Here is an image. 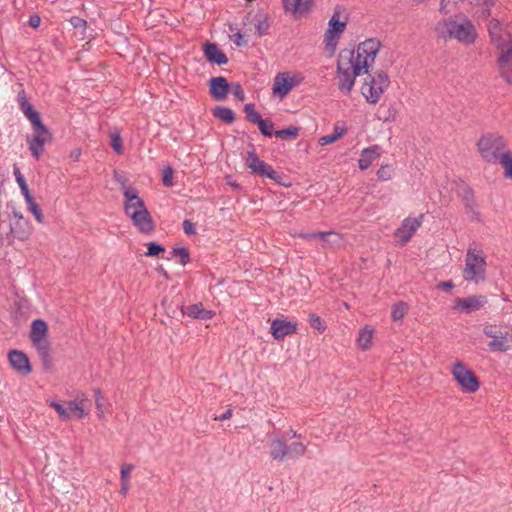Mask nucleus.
<instances>
[{
  "mask_svg": "<svg viewBox=\"0 0 512 512\" xmlns=\"http://www.w3.org/2000/svg\"><path fill=\"white\" fill-rule=\"evenodd\" d=\"M173 176H174V172H173V169L171 167H165L164 170H163V184L166 186V187H171L173 186Z\"/></svg>",
  "mask_w": 512,
  "mask_h": 512,
  "instance_id": "3c124183",
  "label": "nucleus"
},
{
  "mask_svg": "<svg viewBox=\"0 0 512 512\" xmlns=\"http://www.w3.org/2000/svg\"><path fill=\"white\" fill-rule=\"evenodd\" d=\"M346 28V22L341 21L340 14L335 12L328 21V28L324 33L323 45L327 56L335 54L341 35Z\"/></svg>",
  "mask_w": 512,
  "mask_h": 512,
  "instance_id": "9d476101",
  "label": "nucleus"
},
{
  "mask_svg": "<svg viewBox=\"0 0 512 512\" xmlns=\"http://www.w3.org/2000/svg\"><path fill=\"white\" fill-rule=\"evenodd\" d=\"M269 454L270 457L276 461H283L289 456V445H287L283 437L275 435L271 438L269 443Z\"/></svg>",
  "mask_w": 512,
  "mask_h": 512,
  "instance_id": "aec40b11",
  "label": "nucleus"
},
{
  "mask_svg": "<svg viewBox=\"0 0 512 512\" xmlns=\"http://www.w3.org/2000/svg\"><path fill=\"white\" fill-rule=\"evenodd\" d=\"M318 240L322 242L324 248L340 249L345 245L344 236L336 231L320 232Z\"/></svg>",
  "mask_w": 512,
  "mask_h": 512,
  "instance_id": "393cba45",
  "label": "nucleus"
},
{
  "mask_svg": "<svg viewBox=\"0 0 512 512\" xmlns=\"http://www.w3.org/2000/svg\"><path fill=\"white\" fill-rule=\"evenodd\" d=\"M337 140H338L337 136H334V134H329V135L321 136L318 139V143L321 146H325V145H328V144H332V143L336 142Z\"/></svg>",
  "mask_w": 512,
  "mask_h": 512,
  "instance_id": "5fc2aeb1",
  "label": "nucleus"
},
{
  "mask_svg": "<svg viewBox=\"0 0 512 512\" xmlns=\"http://www.w3.org/2000/svg\"><path fill=\"white\" fill-rule=\"evenodd\" d=\"M134 466L132 464H123L120 470V479L130 481V475Z\"/></svg>",
  "mask_w": 512,
  "mask_h": 512,
  "instance_id": "603ef678",
  "label": "nucleus"
},
{
  "mask_svg": "<svg viewBox=\"0 0 512 512\" xmlns=\"http://www.w3.org/2000/svg\"><path fill=\"white\" fill-rule=\"evenodd\" d=\"M381 48V42L377 38H369L360 42L355 49H351L355 53L358 61L364 65L368 71L375 63L377 54Z\"/></svg>",
  "mask_w": 512,
  "mask_h": 512,
  "instance_id": "f8f14e48",
  "label": "nucleus"
},
{
  "mask_svg": "<svg viewBox=\"0 0 512 512\" xmlns=\"http://www.w3.org/2000/svg\"><path fill=\"white\" fill-rule=\"evenodd\" d=\"M20 108L31 124L41 120L39 113L28 101H21Z\"/></svg>",
  "mask_w": 512,
  "mask_h": 512,
  "instance_id": "473e14b6",
  "label": "nucleus"
},
{
  "mask_svg": "<svg viewBox=\"0 0 512 512\" xmlns=\"http://www.w3.org/2000/svg\"><path fill=\"white\" fill-rule=\"evenodd\" d=\"M500 332L501 331H499L494 325H486L483 329V333L492 340L497 338V335H499Z\"/></svg>",
  "mask_w": 512,
  "mask_h": 512,
  "instance_id": "864d4df0",
  "label": "nucleus"
},
{
  "mask_svg": "<svg viewBox=\"0 0 512 512\" xmlns=\"http://www.w3.org/2000/svg\"><path fill=\"white\" fill-rule=\"evenodd\" d=\"M368 71L362 65L351 49H343L338 56L336 79L338 89L349 95L354 88L356 78Z\"/></svg>",
  "mask_w": 512,
  "mask_h": 512,
  "instance_id": "f03ea898",
  "label": "nucleus"
},
{
  "mask_svg": "<svg viewBox=\"0 0 512 512\" xmlns=\"http://www.w3.org/2000/svg\"><path fill=\"white\" fill-rule=\"evenodd\" d=\"M306 452V446L302 442H293L289 445V456L300 457Z\"/></svg>",
  "mask_w": 512,
  "mask_h": 512,
  "instance_id": "79ce46f5",
  "label": "nucleus"
},
{
  "mask_svg": "<svg viewBox=\"0 0 512 512\" xmlns=\"http://www.w3.org/2000/svg\"><path fill=\"white\" fill-rule=\"evenodd\" d=\"M40 17L38 15H32L29 19V24L33 28H37L40 25Z\"/></svg>",
  "mask_w": 512,
  "mask_h": 512,
  "instance_id": "774afa93",
  "label": "nucleus"
},
{
  "mask_svg": "<svg viewBox=\"0 0 512 512\" xmlns=\"http://www.w3.org/2000/svg\"><path fill=\"white\" fill-rule=\"evenodd\" d=\"M230 84L222 76L213 77L209 81L210 95L217 101L224 100L229 93Z\"/></svg>",
  "mask_w": 512,
  "mask_h": 512,
  "instance_id": "412c9836",
  "label": "nucleus"
},
{
  "mask_svg": "<svg viewBox=\"0 0 512 512\" xmlns=\"http://www.w3.org/2000/svg\"><path fill=\"white\" fill-rule=\"evenodd\" d=\"M110 138H111V146L113 148V150L117 153V154H122L123 153V145H122V138L120 136V133L119 132H112L110 134Z\"/></svg>",
  "mask_w": 512,
  "mask_h": 512,
  "instance_id": "37998d69",
  "label": "nucleus"
},
{
  "mask_svg": "<svg viewBox=\"0 0 512 512\" xmlns=\"http://www.w3.org/2000/svg\"><path fill=\"white\" fill-rule=\"evenodd\" d=\"M488 32L491 40L499 47L506 45L510 39V35L505 33L501 23L497 19H491L488 23Z\"/></svg>",
  "mask_w": 512,
  "mask_h": 512,
  "instance_id": "5701e85b",
  "label": "nucleus"
},
{
  "mask_svg": "<svg viewBox=\"0 0 512 512\" xmlns=\"http://www.w3.org/2000/svg\"><path fill=\"white\" fill-rule=\"evenodd\" d=\"M183 230L187 235H193L196 233L195 225L189 220H184L183 222Z\"/></svg>",
  "mask_w": 512,
  "mask_h": 512,
  "instance_id": "6e6d98bb",
  "label": "nucleus"
},
{
  "mask_svg": "<svg viewBox=\"0 0 512 512\" xmlns=\"http://www.w3.org/2000/svg\"><path fill=\"white\" fill-rule=\"evenodd\" d=\"M305 77L299 71L279 72L275 75L272 85V93L279 99H284L293 88L300 85Z\"/></svg>",
  "mask_w": 512,
  "mask_h": 512,
  "instance_id": "1a4fd4ad",
  "label": "nucleus"
},
{
  "mask_svg": "<svg viewBox=\"0 0 512 512\" xmlns=\"http://www.w3.org/2000/svg\"><path fill=\"white\" fill-rule=\"evenodd\" d=\"M229 91L239 100V101H244L245 99V94H244V91L242 89V86L238 83V82H235V83H231L230 84V87H229Z\"/></svg>",
  "mask_w": 512,
  "mask_h": 512,
  "instance_id": "09e8293b",
  "label": "nucleus"
},
{
  "mask_svg": "<svg viewBox=\"0 0 512 512\" xmlns=\"http://www.w3.org/2000/svg\"><path fill=\"white\" fill-rule=\"evenodd\" d=\"M20 190H21V193L25 199V202H31V200H33L34 198L32 197L31 193H30V190L28 188V185H24V186H21L20 187Z\"/></svg>",
  "mask_w": 512,
  "mask_h": 512,
  "instance_id": "680f3d73",
  "label": "nucleus"
},
{
  "mask_svg": "<svg viewBox=\"0 0 512 512\" xmlns=\"http://www.w3.org/2000/svg\"><path fill=\"white\" fill-rule=\"evenodd\" d=\"M20 190H21V193L25 199V202H31V200H33L34 198L32 197L31 193H30V190L28 188V185H24V186H21L20 187Z\"/></svg>",
  "mask_w": 512,
  "mask_h": 512,
  "instance_id": "e2e57ef3",
  "label": "nucleus"
},
{
  "mask_svg": "<svg viewBox=\"0 0 512 512\" xmlns=\"http://www.w3.org/2000/svg\"><path fill=\"white\" fill-rule=\"evenodd\" d=\"M30 340L36 350H43L45 347H49L48 341V326L42 319H36L31 324Z\"/></svg>",
  "mask_w": 512,
  "mask_h": 512,
  "instance_id": "dca6fc26",
  "label": "nucleus"
},
{
  "mask_svg": "<svg viewBox=\"0 0 512 512\" xmlns=\"http://www.w3.org/2000/svg\"><path fill=\"white\" fill-rule=\"evenodd\" d=\"M31 125L33 133L32 135L27 136L26 140L29 145V150L31 151L32 156L36 160H38L44 152L45 144L51 142L52 135L41 120Z\"/></svg>",
  "mask_w": 512,
  "mask_h": 512,
  "instance_id": "9b49d317",
  "label": "nucleus"
},
{
  "mask_svg": "<svg viewBox=\"0 0 512 512\" xmlns=\"http://www.w3.org/2000/svg\"><path fill=\"white\" fill-rule=\"evenodd\" d=\"M500 49L501 55L498 59L500 72L507 82L512 83V41Z\"/></svg>",
  "mask_w": 512,
  "mask_h": 512,
  "instance_id": "a211bd4d",
  "label": "nucleus"
},
{
  "mask_svg": "<svg viewBox=\"0 0 512 512\" xmlns=\"http://www.w3.org/2000/svg\"><path fill=\"white\" fill-rule=\"evenodd\" d=\"M245 164L251 170L252 173L257 174L261 177H267L280 183L281 176L278 174L271 165L260 160L257 156L255 149L252 148L247 152L245 157Z\"/></svg>",
  "mask_w": 512,
  "mask_h": 512,
  "instance_id": "ddd939ff",
  "label": "nucleus"
},
{
  "mask_svg": "<svg viewBox=\"0 0 512 512\" xmlns=\"http://www.w3.org/2000/svg\"><path fill=\"white\" fill-rule=\"evenodd\" d=\"M347 130L344 125L336 124L333 129L334 136H337V139L339 140L346 134Z\"/></svg>",
  "mask_w": 512,
  "mask_h": 512,
  "instance_id": "4d7b16f0",
  "label": "nucleus"
},
{
  "mask_svg": "<svg viewBox=\"0 0 512 512\" xmlns=\"http://www.w3.org/2000/svg\"><path fill=\"white\" fill-rule=\"evenodd\" d=\"M26 204L28 206V210L34 215L36 221L38 223H43L44 222V215L42 213L41 208L35 202V200L33 199V200H31V202H27Z\"/></svg>",
  "mask_w": 512,
  "mask_h": 512,
  "instance_id": "58836bf2",
  "label": "nucleus"
},
{
  "mask_svg": "<svg viewBox=\"0 0 512 512\" xmlns=\"http://www.w3.org/2000/svg\"><path fill=\"white\" fill-rule=\"evenodd\" d=\"M147 248L146 256H158L160 253L165 251L164 247L154 242L148 243Z\"/></svg>",
  "mask_w": 512,
  "mask_h": 512,
  "instance_id": "8fccbe9b",
  "label": "nucleus"
},
{
  "mask_svg": "<svg viewBox=\"0 0 512 512\" xmlns=\"http://www.w3.org/2000/svg\"><path fill=\"white\" fill-rule=\"evenodd\" d=\"M297 327V321L287 320L285 318H275L271 322L270 332L274 339L281 340L288 335L296 333Z\"/></svg>",
  "mask_w": 512,
  "mask_h": 512,
  "instance_id": "f3484780",
  "label": "nucleus"
},
{
  "mask_svg": "<svg viewBox=\"0 0 512 512\" xmlns=\"http://www.w3.org/2000/svg\"><path fill=\"white\" fill-rule=\"evenodd\" d=\"M424 215L420 214L417 217L405 218L401 225L395 230L394 237L397 245L404 246L414 236L418 228L423 223Z\"/></svg>",
  "mask_w": 512,
  "mask_h": 512,
  "instance_id": "4468645a",
  "label": "nucleus"
},
{
  "mask_svg": "<svg viewBox=\"0 0 512 512\" xmlns=\"http://www.w3.org/2000/svg\"><path fill=\"white\" fill-rule=\"evenodd\" d=\"M232 41L237 45V46H243L246 44V40L244 39V35L241 34L240 32H237L235 33L234 35H232L231 37Z\"/></svg>",
  "mask_w": 512,
  "mask_h": 512,
  "instance_id": "13d9d810",
  "label": "nucleus"
},
{
  "mask_svg": "<svg viewBox=\"0 0 512 512\" xmlns=\"http://www.w3.org/2000/svg\"><path fill=\"white\" fill-rule=\"evenodd\" d=\"M309 322L313 328L318 330L319 332H323L326 329L325 323L322 321V319L317 314H310L309 315Z\"/></svg>",
  "mask_w": 512,
  "mask_h": 512,
  "instance_id": "49530a36",
  "label": "nucleus"
},
{
  "mask_svg": "<svg viewBox=\"0 0 512 512\" xmlns=\"http://www.w3.org/2000/svg\"><path fill=\"white\" fill-rule=\"evenodd\" d=\"M488 347L492 352H507L512 349V333L500 332L497 338L488 343Z\"/></svg>",
  "mask_w": 512,
  "mask_h": 512,
  "instance_id": "a878e982",
  "label": "nucleus"
},
{
  "mask_svg": "<svg viewBox=\"0 0 512 512\" xmlns=\"http://www.w3.org/2000/svg\"><path fill=\"white\" fill-rule=\"evenodd\" d=\"M253 25L259 36L267 34L269 29L268 17L264 13H257L253 17Z\"/></svg>",
  "mask_w": 512,
  "mask_h": 512,
  "instance_id": "2f4dec72",
  "label": "nucleus"
},
{
  "mask_svg": "<svg viewBox=\"0 0 512 512\" xmlns=\"http://www.w3.org/2000/svg\"><path fill=\"white\" fill-rule=\"evenodd\" d=\"M8 359L11 366L19 373L27 375L31 372L29 359L22 351L11 350Z\"/></svg>",
  "mask_w": 512,
  "mask_h": 512,
  "instance_id": "4be33fe9",
  "label": "nucleus"
},
{
  "mask_svg": "<svg viewBox=\"0 0 512 512\" xmlns=\"http://www.w3.org/2000/svg\"><path fill=\"white\" fill-rule=\"evenodd\" d=\"M487 303V298L483 295H472L468 297H457L453 301L452 310L470 314L482 309Z\"/></svg>",
  "mask_w": 512,
  "mask_h": 512,
  "instance_id": "2eb2a0df",
  "label": "nucleus"
},
{
  "mask_svg": "<svg viewBox=\"0 0 512 512\" xmlns=\"http://www.w3.org/2000/svg\"><path fill=\"white\" fill-rule=\"evenodd\" d=\"M275 136L281 139L296 138L299 134V128L288 127L286 129L277 130L274 132Z\"/></svg>",
  "mask_w": 512,
  "mask_h": 512,
  "instance_id": "e433bc0d",
  "label": "nucleus"
},
{
  "mask_svg": "<svg viewBox=\"0 0 512 512\" xmlns=\"http://www.w3.org/2000/svg\"><path fill=\"white\" fill-rule=\"evenodd\" d=\"M497 162H499L503 168L504 177L512 180V152L507 149L501 153V156Z\"/></svg>",
  "mask_w": 512,
  "mask_h": 512,
  "instance_id": "7c9ffc66",
  "label": "nucleus"
},
{
  "mask_svg": "<svg viewBox=\"0 0 512 512\" xmlns=\"http://www.w3.org/2000/svg\"><path fill=\"white\" fill-rule=\"evenodd\" d=\"M215 117L221 121L230 124L234 121V112L227 107H216L213 111Z\"/></svg>",
  "mask_w": 512,
  "mask_h": 512,
  "instance_id": "f704fd0d",
  "label": "nucleus"
},
{
  "mask_svg": "<svg viewBox=\"0 0 512 512\" xmlns=\"http://www.w3.org/2000/svg\"><path fill=\"white\" fill-rule=\"evenodd\" d=\"M450 373L458 388L468 394L476 393L480 388V381L476 374L462 361L452 363Z\"/></svg>",
  "mask_w": 512,
  "mask_h": 512,
  "instance_id": "423d86ee",
  "label": "nucleus"
},
{
  "mask_svg": "<svg viewBox=\"0 0 512 512\" xmlns=\"http://www.w3.org/2000/svg\"><path fill=\"white\" fill-rule=\"evenodd\" d=\"M390 85V78L384 71L367 75L360 86V93L369 104H377Z\"/></svg>",
  "mask_w": 512,
  "mask_h": 512,
  "instance_id": "39448f33",
  "label": "nucleus"
},
{
  "mask_svg": "<svg viewBox=\"0 0 512 512\" xmlns=\"http://www.w3.org/2000/svg\"><path fill=\"white\" fill-rule=\"evenodd\" d=\"M204 55L209 62L223 65L228 62L224 52L214 43H206L204 45Z\"/></svg>",
  "mask_w": 512,
  "mask_h": 512,
  "instance_id": "bb28decb",
  "label": "nucleus"
},
{
  "mask_svg": "<svg viewBox=\"0 0 512 512\" xmlns=\"http://www.w3.org/2000/svg\"><path fill=\"white\" fill-rule=\"evenodd\" d=\"M37 353L42 361L43 367L46 371H49L53 367L50 346L43 348V350H37Z\"/></svg>",
  "mask_w": 512,
  "mask_h": 512,
  "instance_id": "c9c22d12",
  "label": "nucleus"
},
{
  "mask_svg": "<svg viewBox=\"0 0 512 512\" xmlns=\"http://www.w3.org/2000/svg\"><path fill=\"white\" fill-rule=\"evenodd\" d=\"M11 233L20 241H26L32 234V226L28 220L15 221Z\"/></svg>",
  "mask_w": 512,
  "mask_h": 512,
  "instance_id": "c756f323",
  "label": "nucleus"
},
{
  "mask_svg": "<svg viewBox=\"0 0 512 512\" xmlns=\"http://www.w3.org/2000/svg\"><path fill=\"white\" fill-rule=\"evenodd\" d=\"M94 395H95V405H96V409L98 411V417L100 419L103 418V415H104V412H103V395H102V392L100 389H95L94 390Z\"/></svg>",
  "mask_w": 512,
  "mask_h": 512,
  "instance_id": "de8ad7c7",
  "label": "nucleus"
},
{
  "mask_svg": "<svg viewBox=\"0 0 512 512\" xmlns=\"http://www.w3.org/2000/svg\"><path fill=\"white\" fill-rule=\"evenodd\" d=\"M477 149L481 157L488 163H496L501 153L506 151L507 145L502 136L495 134L483 135L477 142Z\"/></svg>",
  "mask_w": 512,
  "mask_h": 512,
  "instance_id": "0eeeda50",
  "label": "nucleus"
},
{
  "mask_svg": "<svg viewBox=\"0 0 512 512\" xmlns=\"http://www.w3.org/2000/svg\"><path fill=\"white\" fill-rule=\"evenodd\" d=\"M244 112L248 120L252 123H257L262 119L261 115L255 110V106L252 103L246 104L244 107Z\"/></svg>",
  "mask_w": 512,
  "mask_h": 512,
  "instance_id": "4c0bfd02",
  "label": "nucleus"
},
{
  "mask_svg": "<svg viewBox=\"0 0 512 512\" xmlns=\"http://www.w3.org/2000/svg\"><path fill=\"white\" fill-rule=\"evenodd\" d=\"M375 334V330L373 327L369 325H365L362 327L356 339L357 346L362 351H367L372 347V340Z\"/></svg>",
  "mask_w": 512,
  "mask_h": 512,
  "instance_id": "cd10ccee",
  "label": "nucleus"
},
{
  "mask_svg": "<svg viewBox=\"0 0 512 512\" xmlns=\"http://www.w3.org/2000/svg\"><path fill=\"white\" fill-rule=\"evenodd\" d=\"M487 261L484 249L480 243L472 242L469 244L465 259L462 275L465 281L481 283L486 279Z\"/></svg>",
  "mask_w": 512,
  "mask_h": 512,
  "instance_id": "20e7f679",
  "label": "nucleus"
},
{
  "mask_svg": "<svg viewBox=\"0 0 512 512\" xmlns=\"http://www.w3.org/2000/svg\"><path fill=\"white\" fill-rule=\"evenodd\" d=\"M182 312L194 319H211L215 315L214 311L206 310L202 303L182 307Z\"/></svg>",
  "mask_w": 512,
  "mask_h": 512,
  "instance_id": "c85d7f7f",
  "label": "nucleus"
},
{
  "mask_svg": "<svg viewBox=\"0 0 512 512\" xmlns=\"http://www.w3.org/2000/svg\"><path fill=\"white\" fill-rule=\"evenodd\" d=\"M256 124L258 125L260 132L264 136H268V137L272 136L273 130H274V125L271 121L261 119Z\"/></svg>",
  "mask_w": 512,
  "mask_h": 512,
  "instance_id": "a19ab883",
  "label": "nucleus"
},
{
  "mask_svg": "<svg viewBox=\"0 0 512 512\" xmlns=\"http://www.w3.org/2000/svg\"><path fill=\"white\" fill-rule=\"evenodd\" d=\"M313 2L314 0H283V5L287 13L297 18L307 15L313 6Z\"/></svg>",
  "mask_w": 512,
  "mask_h": 512,
  "instance_id": "6ab92c4d",
  "label": "nucleus"
},
{
  "mask_svg": "<svg viewBox=\"0 0 512 512\" xmlns=\"http://www.w3.org/2000/svg\"><path fill=\"white\" fill-rule=\"evenodd\" d=\"M233 410L231 408L227 409L223 414L214 417V420L216 421H225L232 417Z\"/></svg>",
  "mask_w": 512,
  "mask_h": 512,
  "instance_id": "0e129e2a",
  "label": "nucleus"
},
{
  "mask_svg": "<svg viewBox=\"0 0 512 512\" xmlns=\"http://www.w3.org/2000/svg\"><path fill=\"white\" fill-rule=\"evenodd\" d=\"M71 24L75 27V28H83L85 29L86 27V21L82 18H79V17H72L71 19Z\"/></svg>",
  "mask_w": 512,
  "mask_h": 512,
  "instance_id": "052dcab7",
  "label": "nucleus"
},
{
  "mask_svg": "<svg viewBox=\"0 0 512 512\" xmlns=\"http://www.w3.org/2000/svg\"><path fill=\"white\" fill-rule=\"evenodd\" d=\"M432 31L438 40L445 43L454 41L462 46H472L478 39L476 25L462 12L439 19Z\"/></svg>",
  "mask_w": 512,
  "mask_h": 512,
  "instance_id": "f257e3e1",
  "label": "nucleus"
},
{
  "mask_svg": "<svg viewBox=\"0 0 512 512\" xmlns=\"http://www.w3.org/2000/svg\"><path fill=\"white\" fill-rule=\"evenodd\" d=\"M129 489H130V481L121 480L120 493L123 496H126L128 491H129Z\"/></svg>",
  "mask_w": 512,
  "mask_h": 512,
  "instance_id": "338daca9",
  "label": "nucleus"
},
{
  "mask_svg": "<svg viewBox=\"0 0 512 512\" xmlns=\"http://www.w3.org/2000/svg\"><path fill=\"white\" fill-rule=\"evenodd\" d=\"M393 176V169L390 165H381V167L377 171L378 179L382 181H388Z\"/></svg>",
  "mask_w": 512,
  "mask_h": 512,
  "instance_id": "c03bdc74",
  "label": "nucleus"
},
{
  "mask_svg": "<svg viewBox=\"0 0 512 512\" xmlns=\"http://www.w3.org/2000/svg\"><path fill=\"white\" fill-rule=\"evenodd\" d=\"M453 287H454V284L452 283V281L440 282L437 285L438 289H441V290H444V291H450Z\"/></svg>",
  "mask_w": 512,
  "mask_h": 512,
  "instance_id": "69168bd1",
  "label": "nucleus"
},
{
  "mask_svg": "<svg viewBox=\"0 0 512 512\" xmlns=\"http://www.w3.org/2000/svg\"><path fill=\"white\" fill-rule=\"evenodd\" d=\"M87 400L65 401L63 403L57 401H48V405L56 410L58 416L63 421L80 420L89 414V408L86 405Z\"/></svg>",
  "mask_w": 512,
  "mask_h": 512,
  "instance_id": "6e6552de",
  "label": "nucleus"
},
{
  "mask_svg": "<svg viewBox=\"0 0 512 512\" xmlns=\"http://www.w3.org/2000/svg\"><path fill=\"white\" fill-rule=\"evenodd\" d=\"M497 0H476V5L481 8V13L484 17H488L491 14V9L495 5Z\"/></svg>",
  "mask_w": 512,
  "mask_h": 512,
  "instance_id": "ea45409f",
  "label": "nucleus"
},
{
  "mask_svg": "<svg viewBox=\"0 0 512 512\" xmlns=\"http://www.w3.org/2000/svg\"><path fill=\"white\" fill-rule=\"evenodd\" d=\"M407 311L408 305L403 301H399L392 306L391 318L393 321H400L405 317Z\"/></svg>",
  "mask_w": 512,
  "mask_h": 512,
  "instance_id": "72a5a7b5",
  "label": "nucleus"
},
{
  "mask_svg": "<svg viewBox=\"0 0 512 512\" xmlns=\"http://www.w3.org/2000/svg\"><path fill=\"white\" fill-rule=\"evenodd\" d=\"M382 155V149L379 145H372L361 151L358 166L361 170L368 169L371 164Z\"/></svg>",
  "mask_w": 512,
  "mask_h": 512,
  "instance_id": "b1692460",
  "label": "nucleus"
},
{
  "mask_svg": "<svg viewBox=\"0 0 512 512\" xmlns=\"http://www.w3.org/2000/svg\"><path fill=\"white\" fill-rule=\"evenodd\" d=\"M123 195L125 214L131 219L133 225L141 233L152 232L154 230L152 217L136 189L127 187L124 189Z\"/></svg>",
  "mask_w": 512,
  "mask_h": 512,
  "instance_id": "7ed1b4c3",
  "label": "nucleus"
},
{
  "mask_svg": "<svg viewBox=\"0 0 512 512\" xmlns=\"http://www.w3.org/2000/svg\"><path fill=\"white\" fill-rule=\"evenodd\" d=\"M172 254L175 257H179L180 263L182 265H186L190 260L189 252L186 248H183V247L175 248V249H173Z\"/></svg>",
  "mask_w": 512,
  "mask_h": 512,
  "instance_id": "a18cd8bd",
  "label": "nucleus"
},
{
  "mask_svg": "<svg viewBox=\"0 0 512 512\" xmlns=\"http://www.w3.org/2000/svg\"><path fill=\"white\" fill-rule=\"evenodd\" d=\"M318 234H320V232H312V233H297V234H294V236H297V237H300L302 239H306V240H312V239H318Z\"/></svg>",
  "mask_w": 512,
  "mask_h": 512,
  "instance_id": "bf43d9fd",
  "label": "nucleus"
}]
</instances>
